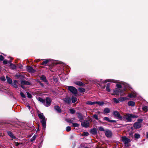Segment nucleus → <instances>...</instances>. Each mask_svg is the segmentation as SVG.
I'll return each instance as SVG.
<instances>
[{"label":"nucleus","mask_w":148,"mask_h":148,"mask_svg":"<svg viewBox=\"0 0 148 148\" xmlns=\"http://www.w3.org/2000/svg\"><path fill=\"white\" fill-rule=\"evenodd\" d=\"M138 117V116L135 115L131 114L126 113L123 117V120H126L127 122H131L132 121V118H136Z\"/></svg>","instance_id":"1"},{"label":"nucleus","mask_w":148,"mask_h":148,"mask_svg":"<svg viewBox=\"0 0 148 148\" xmlns=\"http://www.w3.org/2000/svg\"><path fill=\"white\" fill-rule=\"evenodd\" d=\"M38 116L39 119H42L40 122L42 124V130H45L46 127V120L45 116L43 115L42 113H40L38 114Z\"/></svg>","instance_id":"2"},{"label":"nucleus","mask_w":148,"mask_h":148,"mask_svg":"<svg viewBox=\"0 0 148 148\" xmlns=\"http://www.w3.org/2000/svg\"><path fill=\"white\" fill-rule=\"evenodd\" d=\"M31 84L30 82L25 80H22L21 82V86L23 89H25V88L24 85H30Z\"/></svg>","instance_id":"3"},{"label":"nucleus","mask_w":148,"mask_h":148,"mask_svg":"<svg viewBox=\"0 0 148 148\" xmlns=\"http://www.w3.org/2000/svg\"><path fill=\"white\" fill-rule=\"evenodd\" d=\"M68 89L74 95L76 94L77 93V89L73 86H68Z\"/></svg>","instance_id":"4"},{"label":"nucleus","mask_w":148,"mask_h":148,"mask_svg":"<svg viewBox=\"0 0 148 148\" xmlns=\"http://www.w3.org/2000/svg\"><path fill=\"white\" fill-rule=\"evenodd\" d=\"M113 115L120 120H123V116L120 115L119 112L117 111H114L113 112Z\"/></svg>","instance_id":"5"},{"label":"nucleus","mask_w":148,"mask_h":148,"mask_svg":"<svg viewBox=\"0 0 148 148\" xmlns=\"http://www.w3.org/2000/svg\"><path fill=\"white\" fill-rule=\"evenodd\" d=\"M128 87V86H126L125 88L123 89H119V94L121 96H123L125 95V93L123 92L124 91H126L127 90V88Z\"/></svg>","instance_id":"6"},{"label":"nucleus","mask_w":148,"mask_h":148,"mask_svg":"<svg viewBox=\"0 0 148 148\" xmlns=\"http://www.w3.org/2000/svg\"><path fill=\"white\" fill-rule=\"evenodd\" d=\"M122 140L123 142L126 145L130 141V139L127 138L125 136H123L122 137Z\"/></svg>","instance_id":"7"},{"label":"nucleus","mask_w":148,"mask_h":148,"mask_svg":"<svg viewBox=\"0 0 148 148\" xmlns=\"http://www.w3.org/2000/svg\"><path fill=\"white\" fill-rule=\"evenodd\" d=\"M45 101L46 104H45V106L48 107L51 105V99L49 97H47L46 98Z\"/></svg>","instance_id":"8"},{"label":"nucleus","mask_w":148,"mask_h":148,"mask_svg":"<svg viewBox=\"0 0 148 148\" xmlns=\"http://www.w3.org/2000/svg\"><path fill=\"white\" fill-rule=\"evenodd\" d=\"M105 134L106 136L108 138L111 137L112 135V131L109 130H105Z\"/></svg>","instance_id":"9"},{"label":"nucleus","mask_w":148,"mask_h":148,"mask_svg":"<svg viewBox=\"0 0 148 148\" xmlns=\"http://www.w3.org/2000/svg\"><path fill=\"white\" fill-rule=\"evenodd\" d=\"M89 132L90 134L93 135H97V130L95 128L90 129Z\"/></svg>","instance_id":"10"},{"label":"nucleus","mask_w":148,"mask_h":148,"mask_svg":"<svg viewBox=\"0 0 148 148\" xmlns=\"http://www.w3.org/2000/svg\"><path fill=\"white\" fill-rule=\"evenodd\" d=\"M40 79L43 82L47 84H49L48 81L47 79L45 76L44 75H42L40 76Z\"/></svg>","instance_id":"11"},{"label":"nucleus","mask_w":148,"mask_h":148,"mask_svg":"<svg viewBox=\"0 0 148 148\" xmlns=\"http://www.w3.org/2000/svg\"><path fill=\"white\" fill-rule=\"evenodd\" d=\"M81 125L82 127H84L85 128H87L89 127L90 123L88 121H86L82 123Z\"/></svg>","instance_id":"12"},{"label":"nucleus","mask_w":148,"mask_h":148,"mask_svg":"<svg viewBox=\"0 0 148 148\" xmlns=\"http://www.w3.org/2000/svg\"><path fill=\"white\" fill-rule=\"evenodd\" d=\"M113 93H111L112 95H119V89L117 88H115L113 90Z\"/></svg>","instance_id":"13"},{"label":"nucleus","mask_w":148,"mask_h":148,"mask_svg":"<svg viewBox=\"0 0 148 148\" xmlns=\"http://www.w3.org/2000/svg\"><path fill=\"white\" fill-rule=\"evenodd\" d=\"M27 69L28 72L30 73H34L36 71L33 69V67L31 66H28L27 67Z\"/></svg>","instance_id":"14"},{"label":"nucleus","mask_w":148,"mask_h":148,"mask_svg":"<svg viewBox=\"0 0 148 148\" xmlns=\"http://www.w3.org/2000/svg\"><path fill=\"white\" fill-rule=\"evenodd\" d=\"M76 114H77V117L79 119V121H81L84 120L83 116L81 113L77 112Z\"/></svg>","instance_id":"15"},{"label":"nucleus","mask_w":148,"mask_h":148,"mask_svg":"<svg viewBox=\"0 0 148 148\" xmlns=\"http://www.w3.org/2000/svg\"><path fill=\"white\" fill-rule=\"evenodd\" d=\"M6 132L7 134L10 136V138L12 139H15L16 137L14 136V134L11 131H7Z\"/></svg>","instance_id":"16"},{"label":"nucleus","mask_w":148,"mask_h":148,"mask_svg":"<svg viewBox=\"0 0 148 148\" xmlns=\"http://www.w3.org/2000/svg\"><path fill=\"white\" fill-rule=\"evenodd\" d=\"M55 110L57 112L59 113H60L62 112V110L60 107L58 106H55L54 107Z\"/></svg>","instance_id":"17"},{"label":"nucleus","mask_w":148,"mask_h":148,"mask_svg":"<svg viewBox=\"0 0 148 148\" xmlns=\"http://www.w3.org/2000/svg\"><path fill=\"white\" fill-rule=\"evenodd\" d=\"M133 126L135 129H139L141 127L140 123L136 122L134 123Z\"/></svg>","instance_id":"18"},{"label":"nucleus","mask_w":148,"mask_h":148,"mask_svg":"<svg viewBox=\"0 0 148 148\" xmlns=\"http://www.w3.org/2000/svg\"><path fill=\"white\" fill-rule=\"evenodd\" d=\"M17 79H23L25 78V75L20 74H16L15 75Z\"/></svg>","instance_id":"19"},{"label":"nucleus","mask_w":148,"mask_h":148,"mask_svg":"<svg viewBox=\"0 0 148 148\" xmlns=\"http://www.w3.org/2000/svg\"><path fill=\"white\" fill-rule=\"evenodd\" d=\"M18 83V82L16 80H14L13 83L11 85H12L13 87L15 88H18V86L17 84Z\"/></svg>","instance_id":"20"},{"label":"nucleus","mask_w":148,"mask_h":148,"mask_svg":"<svg viewBox=\"0 0 148 148\" xmlns=\"http://www.w3.org/2000/svg\"><path fill=\"white\" fill-rule=\"evenodd\" d=\"M127 97L131 98H135L136 97V95L135 93L132 92L131 93L129 94Z\"/></svg>","instance_id":"21"},{"label":"nucleus","mask_w":148,"mask_h":148,"mask_svg":"<svg viewBox=\"0 0 148 148\" xmlns=\"http://www.w3.org/2000/svg\"><path fill=\"white\" fill-rule=\"evenodd\" d=\"M64 101L66 103L68 104H69L71 102V99L69 97H67L65 98Z\"/></svg>","instance_id":"22"},{"label":"nucleus","mask_w":148,"mask_h":148,"mask_svg":"<svg viewBox=\"0 0 148 148\" xmlns=\"http://www.w3.org/2000/svg\"><path fill=\"white\" fill-rule=\"evenodd\" d=\"M74 83L79 86H84L85 85V84L81 82L77 81L75 82Z\"/></svg>","instance_id":"23"},{"label":"nucleus","mask_w":148,"mask_h":148,"mask_svg":"<svg viewBox=\"0 0 148 148\" xmlns=\"http://www.w3.org/2000/svg\"><path fill=\"white\" fill-rule=\"evenodd\" d=\"M6 77L7 79V82L10 84H12V79L8 76H6Z\"/></svg>","instance_id":"24"},{"label":"nucleus","mask_w":148,"mask_h":148,"mask_svg":"<svg viewBox=\"0 0 148 148\" xmlns=\"http://www.w3.org/2000/svg\"><path fill=\"white\" fill-rule=\"evenodd\" d=\"M103 112L106 114L109 113L110 112V110L108 108H105L104 109Z\"/></svg>","instance_id":"25"},{"label":"nucleus","mask_w":148,"mask_h":148,"mask_svg":"<svg viewBox=\"0 0 148 148\" xmlns=\"http://www.w3.org/2000/svg\"><path fill=\"white\" fill-rule=\"evenodd\" d=\"M135 104V102L132 101H129L128 103V105L129 106H134Z\"/></svg>","instance_id":"26"},{"label":"nucleus","mask_w":148,"mask_h":148,"mask_svg":"<svg viewBox=\"0 0 148 148\" xmlns=\"http://www.w3.org/2000/svg\"><path fill=\"white\" fill-rule=\"evenodd\" d=\"M127 99V97H120L118 98V99L119 101L121 102H123L124 101H125Z\"/></svg>","instance_id":"27"},{"label":"nucleus","mask_w":148,"mask_h":148,"mask_svg":"<svg viewBox=\"0 0 148 148\" xmlns=\"http://www.w3.org/2000/svg\"><path fill=\"white\" fill-rule=\"evenodd\" d=\"M44 61L43 62H42L40 64V65H46L49 62V60L48 59H46L44 60Z\"/></svg>","instance_id":"28"},{"label":"nucleus","mask_w":148,"mask_h":148,"mask_svg":"<svg viewBox=\"0 0 148 148\" xmlns=\"http://www.w3.org/2000/svg\"><path fill=\"white\" fill-rule=\"evenodd\" d=\"M110 83H108L106 84V90L108 92H110Z\"/></svg>","instance_id":"29"},{"label":"nucleus","mask_w":148,"mask_h":148,"mask_svg":"<svg viewBox=\"0 0 148 148\" xmlns=\"http://www.w3.org/2000/svg\"><path fill=\"white\" fill-rule=\"evenodd\" d=\"M8 66H10V68L13 70L15 69L16 68L15 65L13 64H11L10 65H8Z\"/></svg>","instance_id":"30"},{"label":"nucleus","mask_w":148,"mask_h":148,"mask_svg":"<svg viewBox=\"0 0 148 148\" xmlns=\"http://www.w3.org/2000/svg\"><path fill=\"white\" fill-rule=\"evenodd\" d=\"M38 99V101L43 103L44 105H45V101L44 99H43L41 97H39Z\"/></svg>","instance_id":"31"},{"label":"nucleus","mask_w":148,"mask_h":148,"mask_svg":"<svg viewBox=\"0 0 148 148\" xmlns=\"http://www.w3.org/2000/svg\"><path fill=\"white\" fill-rule=\"evenodd\" d=\"M95 104H97L99 106H102L103 105L104 103L103 101H95Z\"/></svg>","instance_id":"32"},{"label":"nucleus","mask_w":148,"mask_h":148,"mask_svg":"<svg viewBox=\"0 0 148 148\" xmlns=\"http://www.w3.org/2000/svg\"><path fill=\"white\" fill-rule=\"evenodd\" d=\"M77 100V99L75 97L73 96H72L71 97V101H72V102L73 103H75Z\"/></svg>","instance_id":"33"},{"label":"nucleus","mask_w":148,"mask_h":148,"mask_svg":"<svg viewBox=\"0 0 148 148\" xmlns=\"http://www.w3.org/2000/svg\"><path fill=\"white\" fill-rule=\"evenodd\" d=\"M95 101L92 102L91 101H88L86 102V104L89 105H93L95 104Z\"/></svg>","instance_id":"34"},{"label":"nucleus","mask_w":148,"mask_h":148,"mask_svg":"<svg viewBox=\"0 0 148 148\" xmlns=\"http://www.w3.org/2000/svg\"><path fill=\"white\" fill-rule=\"evenodd\" d=\"M78 90L80 92H82L83 93H84L86 90L85 89L83 88H79Z\"/></svg>","instance_id":"35"},{"label":"nucleus","mask_w":148,"mask_h":148,"mask_svg":"<svg viewBox=\"0 0 148 148\" xmlns=\"http://www.w3.org/2000/svg\"><path fill=\"white\" fill-rule=\"evenodd\" d=\"M134 136L135 139H138L140 137V135L138 134L135 133L134 135Z\"/></svg>","instance_id":"36"},{"label":"nucleus","mask_w":148,"mask_h":148,"mask_svg":"<svg viewBox=\"0 0 148 148\" xmlns=\"http://www.w3.org/2000/svg\"><path fill=\"white\" fill-rule=\"evenodd\" d=\"M142 110L145 112H147L148 110V107L147 106H145L142 108Z\"/></svg>","instance_id":"37"},{"label":"nucleus","mask_w":148,"mask_h":148,"mask_svg":"<svg viewBox=\"0 0 148 148\" xmlns=\"http://www.w3.org/2000/svg\"><path fill=\"white\" fill-rule=\"evenodd\" d=\"M36 135L34 134L30 140V142H31L34 141L36 138Z\"/></svg>","instance_id":"38"},{"label":"nucleus","mask_w":148,"mask_h":148,"mask_svg":"<svg viewBox=\"0 0 148 148\" xmlns=\"http://www.w3.org/2000/svg\"><path fill=\"white\" fill-rule=\"evenodd\" d=\"M65 121L68 123H71L72 124L73 123V121L70 118L66 119Z\"/></svg>","instance_id":"39"},{"label":"nucleus","mask_w":148,"mask_h":148,"mask_svg":"<svg viewBox=\"0 0 148 148\" xmlns=\"http://www.w3.org/2000/svg\"><path fill=\"white\" fill-rule=\"evenodd\" d=\"M70 112L71 114H74L75 112V111L73 108H71L69 109Z\"/></svg>","instance_id":"40"},{"label":"nucleus","mask_w":148,"mask_h":148,"mask_svg":"<svg viewBox=\"0 0 148 148\" xmlns=\"http://www.w3.org/2000/svg\"><path fill=\"white\" fill-rule=\"evenodd\" d=\"M89 135V133L87 132H84L82 134V136H88Z\"/></svg>","instance_id":"41"},{"label":"nucleus","mask_w":148,"mask_h":148,"mask_svg":"<svg viewBox=\"0 0 148 148\" xmlns=\"http://www.w3.org/2000/svg\"><path fill=\"white\" fill-rule=\"evenodd\" d=\"M113 100L114 101V102L116 103H119V100L118 99L116 98H114L113 99Z\"/></svg>","instance_id":"42"},{"label":"nucleus","mask_w":148,"mask_h":148,"mask_svg":"<svg viewBox=\"0 0 148 148\" xmlns=\"http://www.w3.org/2000/svg\"><path fill=\"white\" fill-rule=\"evenodd\" d=\"M73 126L74 127H78L79 126V125L77 123H72Z\"/></svg>","instance_id":"43"},{"label":"nucleus","mask_w":148,"mask_h":148,"mask_svg":"<svg viewBox=\"0 0 148 148\" xmlns=\"http://www.w3.org/2000/svg\"><path fill=\"white\" fill-rule=\"evenodd\" d=\"M20 95L22 97L24 98H26V97L24 94L22 92H21L20 93Z\"/></svg>","instance_id":"44"},{"label":"nucleus","mask_w":148,"mask_h":148,"mask_svg":"<svg viewBox=\"0 0 148 148\" xmlns=\"http://www.w3.org/2000/svg\"><path fill=\"white\" fill-rule=\"evenodd\" d=\"M103 119L105 120L106 121H107L109 122H110V119L109 118L107 117H105Z\"/></svg>","instance_id":"45"},{"label":"nucleus","mask_w":148,"mask_h":148,"mask_svg":"<svg viewBox=\"0 0 148 148\" xmlns=\"http://www.w3.org/2000/svg\"><path fill=\"white\" fill-rule=\"evenodd\" d=\"M71 128L70 126H67L66 127V130L67 132H69L71 130Z\"/></svg>","instance_id":"46"},{"label":"nucleus","mask_w":148,"mask_h":148,"mask_svg":"<svg viewBox=\"0 0 148 148\" xmlns=\"http://www.w3.org/2000/svg\"><path fill=\"white\" fill-rule=\"evenodd\" d=\"M98 129L100 131H102L103 132L105 131L104 128L102 127H98Z\"/></svg>","instance_id":"47"},{"label":"nucleus","mask_w":148,"mask_h":148,"mask_svg":"<svg viewBox=\"0 0 148 148\" xmlns=\"http://www.w3.org/2000/svg\"><path fill=\"white\" fill-rule=\"evenodd\" d=\"M27 97L29 98H31L32 97V95L29 92H27Z\"/></svg>","instance_id":"48"},{"label":"nucleus","mask_w":148,"mask_h":148,"mask_svg":"<svg viewBox=\"0 0 148 148\" xmlns=\"http://www.w3.org/2000/svg\"><path fill=\"white\" fill-rule=\"evenodd\" d=\"M116 85L117 88L118 89L121 88H122V86L120 84H117Z\"/></svg>","instance_id":"49"},{"label":"nucleus","mask_w":148,"mask_h":148,"mask_svg":"<svg viewBox=\"0 0 148 148\" xmlns=\"http://www.w3.org/2000/svg\"><path fill=\"white\" fill-rule=\"evenodd\" d=\"M143 119H138L137 120V123H141L143 122Z\"/></svg>","instance_id":"50"},{"label":"nucleus","mask_w":148,"mask_h":148,"mask_svg":"<svg viewBox=\"0 0 148 148\" xmlns=\"http://www.w3.org/2000/svg\"><path fill=\"white\" fill-rule=\"evenodd\" d=\"M111 80L110 79H107L102 82L103 83H106L108 82H111Z\"/></svg>","instance_id":"51"},{"label":"nucleus","mask_w":148,"mask_h":148,"mask_svg":"<svg viewBox=\"0 0 148 148\" xmlns=\"http://www.w3.org/2000/svg\"><path fill=\"white\" fill-rule=\"evenodd\" d=\"M93 118H94L96 120H98L99 119L97 115L96 114H95L93 117Z\"/></svg>","instance_id":"52"},{"label":"nucleus","mask_w":148,"mask_h":148,"mask_svg":"<svg viewBox=\"0 0 148 148\" xmlns=\"http://www.w3.org/2000/svg\"><path fill=\"white\" fill-rule=\"evenodd\" d=\"M4 58V57L2 55H0V62L3 61Z\"/></svg>","instance_id":"53"},{"label":"nucleus","mask_w":148,"mask_h":148,"mask_svg":"<svg viewBox=\"0 0 148 148\" xmlns=\"http://www.w3.org/2000/svg\"><path fill=\"white\" fill-rule=\"evenodd\" d=\"M53 80L55 82H58V79L56 77L53 78Z\"/></svg>","instance_id":"54"},{"label":"nucleus","mask_w":148,"mask_h":148,"mask_svg":"<svg viewBox=\"0 0 148 148\" xmlns=\"http://www.w3.org/2000/svg\"><path fill=\"white\" fill-rule=\"evenodd\" d=\"M8 61L7 60H3V63L4 64H8Z\"/></svg>","instance_id":"55"},{"label":"nucleus","mask_w":148,"mask_h":148,"mask_svg":"<svg viewBox=\"0 0 148 148\" xmlns=\"http://www.w3.org/2000/svg\"><path fill=\"white\" fill-rule=\"evenodd\" d=\"M1 79L3 81H5L6 79L4 77H2L1 78Z\"/></svg>","instance_id":"56"},{"label":"nucleus","mask_w":148,"mask_h":148,"mask_svg":"<svg viewBox=\"0 0 148 148\" xmlns=\"http://www.w3.org/2000/svg\"><path fill=\"white\" fill-rule=\"evenodd\" d=\"M101 87H102V88L104 89L105 88L106 86L105 85H104L103 86H102V84L99 85Z\"/></svg>","instance_id":"57"},{"label":"nucleus","mask_w":148,"mask_h":148,"mask_svg":"<svg viewBox=\"0 0 148 148\" xmlns=\"http://www.w3.org/2000/svg\"><path fill=\"white\" fill-rule=\"evenodd\" d=\"M14 143H15V145L16 146H18L20 144L18 142H14Z\"/></svg>","instance_id":"58"},{"label":"nucleus","mask_w":148,"mask_h":148,"mask_svg":"<svg viewBox=\"0 0 148 148\" xmlns=\"http://www.w3.org/2000/svg\"><path fill=\"white\" fill-rule=\"evenodd\" d=\"M12 60H10L8 62V64H9V65H10L11 64H12Z\"/></svg>","instance_id":"59"},{"label":"nucleus","mask_w":148,"mask_h":148,"mask_svg":"<svg viewBox=\"0 0 148 148\" xmlns=\"http://www.w3.org/2000/svg\"><path fill=\"white\" fill-rule=\"evenodd\" d=\"M36 82H37V83H39L40 84L41 83V82L38 79L37 80Z\"/></svg>","instance_id":"60"},{"label":"nucleus","mask_w":148,"mask_h":148,"mask_svg":"<svg viewBox=\"0 0 148 148\" xmlns=\"http://www.w3.org/2000/svg\"><path fill=\"white\" fill-rule=\"evenodd\" d=\"M116 121L114 120H110V122H116Z\"/></svg>","instance_id":"61"},{"label":"nucleus","mask_w":148,"mask_h":148,"mask_svg":"<svg viewBox=\"0 0 148 148\" xmlns=\"http://www.w3.org/2000/svg\"><path fill=\"white\" fill-rule=\"evenodd\" d=\"M40 86L41 87H44V86L43 83H41V84H40Z\"/></svg>","instance_id":"62"},{"label":"nucleus","mask_w":148,"mask_h":148,"mask_svg":"<svg viewBox=\"0 0 148 148\" xmlns=\"http://www.w3.org/2000/svg\"><path fill=\"white\" fill-rule=\"evenodd\" d=\"M146 138L147 139L148 138V132H147L146 133Z\"/></svg>","instance_id":"63"},{"label":"nucleus","mask_w":148,"mask_h":148,"mask_svg":"<svg viewBox=\"0 0 148 148\" xmlns=\"http://www.w3.org/2000/svg\"><path fill=\"white\" fill-rule=\"evenodd\" d=\"M27 107H28L29 109H30V106L29 105L27 106Z\"/></svg>","instance_id":"64"}]
</instances>
